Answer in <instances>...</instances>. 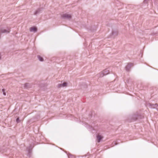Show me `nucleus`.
<instances>
[{"label": "nucleus", "instance_id": "5", "mask_svg": "<svg viewBox=\"0 0 158 158\" xmlns=\"http://www.w3.org/2000/svg\"><path fill=\"white\" fill-rule=\"evenodd\" d=\"M140 117V115L138 113H137L132 115V118L133 119V120H135L139 118Z\"/></svg>", "mask_w": 158, "mask_h": 158}, {"label": "nucleus", "instance_id": "10", "mask_svg": "<svg viewBox=\"0 0 158 158\" xmlns=\"http://www.w3.org/2000/svg\"><path fill=\"white\" fill-rule=\"evenodd\" d=\"M102 138V137L100 135H98L97 136V140L98 142H99Z\"/></svg>", "mask_w": 158, "mask_h": 158}, {"label": "nucleus", "instance_id": "21", "mask_svg": "<svg viewBox=\"0 0 158 158\" xmlns=\"http://www.w3.org/2000/svg\"><path fill=\"white\" fill-rule=\"evenodd\" d=\"M2 152V150H1V148H0V152Z\"/></svg>", "mask_w": 158, "mask_h": 158}, {"label": "nucleus", "instance_id": "20", "mask_svg": "<svg viewBox=\"0 0 158 158\" xmlns=\"http://www.w3.org/2000/svg\"><path fill=\"white\" fill-rule=\"evenodd\" d=\"M3 95H4V96H5L6 95V94L5 93V92H4L3 93Z\"/></svg>", "mask_w": 158, "mask_h": 158}, {"label": "nucleus", "instance_id": "14", "mask_svg": "<svg viewBox=\"0 0 158 158\" xmlns=\"http://www.w3.org/2000/svg\"><path fill=\"white\" fill-rule=\"evenodd\" d=\"M112 35H117V31H113L112 32Z\"/></svg>", "mask_w": 158, "mask_h": 158}, {"label": "nucleus", "instance_id": "4", "mask_svg": "<svg viewBox=\"0 0 158 158\" xmlns=\"http://www.w3.org/2000/svg\"><path fill=\"white\" fill-rule=\"evenodd\" d=\"M33 147V146L31 144L29 147L27 148V150L28 152V155L29 157L30 156V154L31 152V150L32 149Z\"/></svg>", "mask_w": 158, "mask_h": 158}, {"label": "nucleus", "instance_id": "18", "mask_svg": "<svg viewBox=\"0 0 158 158\" xmlns=\"http://www.w3.org/2000/svg\"><path fill=\"white\" fill-rule=\"evenodd\" d=\"M67 155H68V156L69 158L70 156H72V155L70 154H69H69H67Z\"/></svg>", "mask_w": 158, "mask_h": 158}, {"label": "nucleus", "instance_id": "12", "mask_svg": "<svg viewBox=\"0 0 158 158\" xmlns=\"http://www.w3.org/2000/svg\"><path fill=\"white\" fill-rule=\"evenodd\" d=\"M30 87V85L28 83H26L24 84V87L26 89L29 88Z\"/></svg>", "mask_w": 158, "mask_h": 158}, {"label": "nucleus", "instance_id": "19", "mask_svg": "<svg viewBox=\"0 0 158 158\" xmlns=\"http://www.w3.org/2000/svg\"><path fill=\"white\" fill-rule=\"evenodd\" d=\"M2 91L3 92V93L5 92V90L4 89H3L2 90Z\"/></svg>", "mask_w": 158, "mask_h": 158}, {"label": "nucleus", "instance_id": "13", "mask_svg": "<svg viewBox=\"0 0 158 158\" xmlns=\"http://www.w3.org/2000/svg\"><path fill=\"white\" fill-rule=\"evenodd\" d=\"M37 58L41 62L43 61H44L43 58L41 57L39 55L37 56Z\"/></svg>", "mask_w": 158, "mask_h": 158}, {"label": "nucleus", "instance_id": "6", "mask_svg": "<svg viewBox=\"0 0 158 158\" xmlns=\"http://www.w3.org/2000/svg\"><path fill=\"white\" fill-rule=\"evenodd\" d=\"M62 17L63 19H69L71 18V15L65 14H63L62 16Z\"/></svg>", "mask_w": 158, "mask_h": 158}, {"label": "nucleus", "instance_id": "7", "mask_svg": "<svg viewBox=\"0 0 158 158\" xmlns=\"http://www.w3.org/2000/svg\"><path fill=\"white\" fill-rule=\"evenodd\" d=\"M133 65V64L132 63H130L129 64L127 65L125 67L126 70L127 71H129L131 67Z\"/></svg>", "mask_w": 158, "mask_h": 158}, {"label": "nucleus", "instance_id": "17", "mask_svg": "<svg viewBox=\"0 0 158 158\" xmlns=\"http://www.w3.org/2000/svg\"><path fill=\"white\" fill-rule=\"evenodd\" d=\"M88 127L89 128H88L89 129V128H90V129H92V130H94V129H93V128H92L91 127H90V126H88Z\"/></svg>", "mask_w": 158, "mask_h": 158}, {"label": "nucleus", "instance_id": "8", "mask_svg": "<svg viewBox=\"0 0 158 158\" xmlns=\"http://www.w3.org/2000/svg\"><path fill=\"white\" fill-rule=\"evenodd\" d=\"M30 31L31 32H34L35 33L37 31V29L35 27H33L30 28Z\"/></svg>", "mask_w": 158, "mask_h": 158}, {"label": "nucleus", "instance_id": "15", "mask_svg": "<svg viewBox=\"0 0 158 158\" xmlns=\"http://www.w3.org/2000/svg\"><path fill=\"white\" fill-rule=\"evenodd\" d=\"M16 121L17 123H19L20 122L19 119V118H17L16 120Z\"/></svg>", "mask_w": 158, "mask_h": 158}, {"label": "nucleus", "instance_id": "11", "mask_svg": "<svg viewBox=\"0 0 158 158\" xmlns=\"http://www.w3.org/2000/svg\"><path fill=\"white\" fill-rule=\"evenodd\" d=\"M42 10V8H39L37 9L34 13V14L36 15L37 14L40 13V11Z\"/></svg>", "mask_w": 158, "mask_h": 158}, {"label": "nucleus", "instance_id": "1", "mask_svg": "<svg viewBox=\"0 0 158 158\" xmlns=\"http://www.w3.org/2000/svg\"><path fill=\"white\" fill-rule=\"evenodd\" d=\"M147 106L151 108L155 109L158 111V105L157 104H153L149 103L147 104Z\"/></svg>", "mask_w": 158, "mask_h": 158}, {"label": "nucleus", "instance_id": "2", "mask_svg": "<svg viewBox=\"0 0 158 158\" xmlns=\"http://www.w3.org/2000/svg\"><path fill=\"white\" fill-rule=\"evenodd\" d=\"M10 31V29L7 28L6 29H0V33H8Z\"/></svg>", "mask_w": 158, "mask_h": 158}, {"label": "nucleus", "instance_id": "16", "mask_svg": "<svg viewBox=\"0 0 158 158\" xmlns=\"http://www.w3.org/2000/svg\"><path fill=\"white\" fill-rule=\"evenodd\" d=\"M117 144L115 142H114V143H112V146H111V147H113L114 146V145H117Z\"/></svg>", "mask_w": 158, "mask_h": 158}, {"label": "nucleus", "instance_id": "3", "mask_svg": "<svg viewBox=\"0 0 158 158\" xmlns=\"http://www.w3.org/2000/svg\"><path fill=\"white\" fill-rule=\"evenodd\" d=\"M109 73V71L107 69H106L103 71L101 74H100L99 77H103L104 76L106 75Z\"/></svg>", "mask_w": 158, "mask_h": 158}, {"label": "nucleus", "instance_id": "9", "mask_svg": "<svg viewBox=\"0 0 158 158\" xmlns=\"http://www.w3.org/2000/svg\"><path fill=\"white\" fill-rule=\"evenodd\" d=\"M67 83L66 82H64L63 83L59 84L58 85V87H64L66 86Z\"/></svg>", "mask_w": 158, "mask_h": 158}]
</instances>
